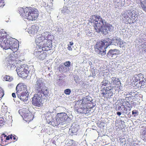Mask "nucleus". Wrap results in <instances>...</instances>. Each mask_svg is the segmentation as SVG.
<instances>
[{
	"label": "nucleus",
	"mask_w": 146,
	"mask_h": 146,
	"mask_svg": "<svg viewBox=\"0 0 146 146\" xmlns=\"http://www.w3.org/2000/svg\"><path fill=\"white\" fill-rule=\"evenodd\" d=\"M90 22L92 24L96 31L101 32L102 34L106 35L108 31H111L113 29L112 25L110 24L104 25L105 20L100 16L97 15H92L90 19Z\"/></svg>",
	"instance_id": "nucleus-1"
},
{
	"label": "nucleus",
	"mask_w": 146,
	"mask_h": 146,
	"mask_svg": "<svg viewBox=\"0 0 146 146\" xmlns=\"http://www.w3.org/2000/svg\"><path fill=\"white\" fill-rule=\"evenodd\" d=\"M53 35L48 32L45 31L41 34H39L36 36L35 42L36 46L44 48L45 51L51 50L52 47V41Z\"/></svg>",
	"instance_id": "nucleus-2"
},
{
	"label": "nucleus",
	"mask_w": 146,
	"mask_h": 146,
	"mask_svg": "<svg viewBox=\"0 0 146 146\" xmlns=\"http://www.w3.org/2000/svg\"><path fill=\"white\" fill-rule=\"evenodd\" d=\"M111 40L108 38L98 42L94 46L95 50L100 54H105L106 49L111 43Z\"/></svg>",
	"instance_id": "nucleus-3"
},
{
	"label": "nucleus",
	"mask_w": 146,
	"mask_h": 146,
	"mask_svg": "<svg viewBox=\"0 0 146 146\" xmlns=\"http://www.w3.org/2000/svg\"><path fill=\"white\" fill-rule=\"evenodd\" d=\"M25 14L27 19L30 21L36 20L38 14L36 9L30 7H26L25 8Z\"/></svg>",
	"instance_id": "nucleus-4"
},
{
	"label": "nucleus",
	"mask_w": 146,
	"mask_h": 146,
	"mask_svg": "<svg viewBox=\"0 0 146 146\" xmlns=\"http://www.w3.org/2000/svg\"><path fill=\"white\" fill-rule=\"evenodd\" d=\"M7 43L5 49L7 50L6 52H16L18 50L19 47V44L18 41L13 38H7Z\"/></svg>",
	"instance_id": "nucleus-5"
},
{
	"label": "nucleus",
	"mask_w": 146,
	"mask_h": 146,
	"mask_svg": "<svg viewBox=\"0 0 146 146\" xmlns=\"http://www.w3.org/2000/svg\"><path fill=\"white\" fill-rule=\"evenodd\" d=\"M34 97L33 98L32 100V104L34 106L39 107L42 101L45 100L48 94H42V93L36 92Z\"/></svg>",
	"instance_id": "nucleus-6"
},
{
	"label": "nucleus",
	"mask_w": 146,
	"mask_h": 146,
	"mask_svg": "<svg viewBox=\"0 0 146 146\" xmlns=\"http://www.w3.org/2000/svg\"><path fill=\"white\" fill-rule=\"evenodd\" d=\"M36 92L42 93V94H48L49 91L45 86L42 81L40 79L38 80L35 85Z\"/></svg>",
	"instance_id": "nucleus-7"
},
{
	"label": "nucleus",
	"mask_w": 146,
	"mask_h": 146,
	"mask_svg": "<svg viewBox=\"0 0 146 146\" xmlns=\"http://www.w3.org/2000/svg\"><path fill=\"white\" fill-rule=\"evenodd\" d=\"M44 51H45L44 48L40 47L39 46H36L34 51V54L37 58L43 60L46 56V53Z\"/></svg>",
	"instance_id": "nucleus-8"
},
{
	"label": "nucleus",
	"mask_w": 146,
	"mask_h": 146,
	"mask_svg": "<svg viewBox=\"0 0 146 146\" xmlns=\"http://www.w3.org/2000/svg\"><path fill=\"white\" fill-rule=\"evenodd\" d=\"M113 87L111 86L108 87H104L101 90V95L105 98H110L113 94L112 91Z\"/></svg>",
	"instance_id": "nucleus-9"
},
{
	"label": "nucleus",
	"mask_w": 146,
	"mask_h": 146,
	"mask_svg": "<svg viewBox=\"0 0 146 146\" xmlns=\"http://www.w3.org/2000/svg\"><path fill=\"white\" fill-rule=\"evenodd\" d=\"M16 70L19 77L24 78L27 76L29 72V67L27 66L25 67H19L17 68Z\"/></svg>",
	"instance_id": "nucleus-10"
},
{
	"label": "nucleus",
	"mask_w": 146,
	"mask_h": 146,
	"mask_svg": "<svg viewBox=\"0 0 146 146\" xmlns=\"http://www.w3.org/2000/svg\"><path fill=\"white\" fill-rule=\"evenodd\" d=\"M23 119L27 122H29L32 120L34 116L28 109H25L23 110Z\"/></svg>",
	"instance_id": "nucleus-11"
},
{
	"label": "nucleus",
	"mask_w": 146,
	"mask_h": 146,
	"mask_svg": "<svg viewBox=\"0 0 146 146\" xmlns=\"http://www.w3.org/2000/svg\"><path fill=\"white\" fill-rule=\"evenodd\" d=\"M130 12V10H126L123 11L121 13V15L123 17V20L127 24H131L133 23V20L131 19Z\"/></svg>",
	"instance_id": "nucleus-12"
},
{
	"label": "nucleus",
	"mask_w": 146,
	"mask_h": 146,
	"mask_svg": "<svg viewBox=\"0 0 146 146\" xmlns=\"http://www.w3.org/2000/svg\"><path fill=\"white\" fill-rule=\"evenodd\" d=\"M7 33L4 31L0 32V46L3 49H5L7 43V39L3 40L7 37Z\"/></svg>",
	"instance_id": "nucleus-13"
},
{
	"label": "nucleus",
	"mask_w": 146,
	"mask_h": 146,
	"mask_svg": "<svg viewBox=\"0 0 146 146\" xmlns=\"http://www.w3.org/2000/svg\"><path fill=\"white\" fill-rule=\"evenodd\" d=\"M16 90L17 95L28 92L27 86L23 84H18L16 86Z\"/></svg>",
	"instance_id": "nucleus-14"
},
{
	"label": "nucleus",
	"mask_w": 146,
	"mask_h": 146,
	"mask_svg": "<svg viewBox=\"0 0 146 146\" xmlns=\"http://www.w3.org/2000/svg\"><path fill=\"white\" fill-rule=\"evenodd\" d=\"M143 78L142 75L139 74L138 75H135L133 77V80L134 82H137L139 81V83L141 84V86L142 85H143L144 84V83L145 82L146 80L144 78L143 79Z\"/></svg>",
	"instance_id": "nucleus-15"
},
{
	"label": "nucleus",
	"mask_w": 146,
	"mask_h": 146,
	"mask_svg": "<svg viewBox=\"0 0 146 146\" xmlns=\"http://www.w3.org/2000/svg\"><path fill=\"white\" fill-rule=\"evenodd\" d=\"M117 103L118 106H123L124 109L126 108V107L129 108L130 106L129 102L123 99H119Z\"/></svg>",
	"instance_id": "nucleus-16"
},
{
	"label": "nucleus",
	"mask_w": 146,
	"mask_h": 146,
	"mask_svg": "<svg viewBox=\"0 0 146 146\" xmlns=\"http://www.w3.org/2000/svg\"><path fill=\"white\" fill-rule=\"evenodd\" d=\"M57 119L59 121V123H62L68 118V116L66 113H58Z\"/></svg>",
	"instance_id": "nucleus-17"
},
{
	"label": "nucleus",
	"mask_w": 146,
	"mask_h": 146,
	"mask_svg": "<svg viewBox=\"0 0 146 146\" xmlns=\"http://www.w3.org/2000/svg\"><path fill=\"white\" fill-rule=\"evenodd\" d=\"M39 27L36 25H34L31 26V29H28L29 33L33 35L36 34L39 31Z\"/></svg>",
	"instance_id": "nucleus-18"
},
{
	"label": "nucleus",
	"mask_w": 146,
	"mask_h": 146,
	"mask_svg": "<svg viewBox=\"0 0 146 146\" xmlns=\"http://www.w3.org/2000/svg\"><path fill=\"white\" fill-rule=\"evenodd\" d=\"M28 92H24L19 94H17L18 97L22 101L24 102L28 100L29 94Z\"/></svg>",
	"instance_id": "nucleus-19"
},
{
	"label": "nucleus",
	"mask_w": 146,
	"mask_h": 146,
	"mask_svg": "<svg viewBox=\"0 0 146 146\" xmlns=\"http://www.w3.org/2000/svg\"><path fill=\"white\" fill-rule=\"evenodd\" d=\"M110 84L115 86V87L116 86H119L120 84V82L119 79L115 77H112L111 78V82Z\"/></svg>",
	"instance_id": "nucleus-20"
},
{
	"label": "nucleus",
	"mask_w": 146,
	"mask_h": 146,
	"mask_svg": "<svg viewBox=\"0 0 146 146\" xmlns=\"http://www.w3.org/2000/svg\"><path fill=\"white\" fill-rule=\"evenodd\" d=\"M119 54V51L117 49H111L107 53V56H112L114 55H118Z\"/></svg>",
	"instance_id": "nucleus-21"
},
{
	"label": "nucleus",
	"mask_w": 146,
	"mask_h": 146,
	"mask_svg": "<svg viewBox=\"0 0 146 146\" xmlns=\"http://www.w3.org/2000/svg\"><path fill=\"white\" fill-rule=\"evenodd\" d=\"M9 52L10 53V54L9 55V59L15 61L16 58L18 57L16 53V52L11 51Z\"/></svg>",
	"instance_id": "nucleus-22"
},
{
	"label": "nucleus",
	"mask_w": 146,
	"mask_h": 146,
	"mask_svg": "<svg viewBox=\"0 0 146 146\" xmlns=\"http://www.w3.org/2000/svg\"><path fill=\"white\" fill-rule=\"evenodd\" d=\"M6 135L4 133L2 134L0 137V143L2 146L6 145Z\"/></svg>",
	"instance_id": "nucleus-23"
},
{
	"label": "nucleus",
	"mask_w": 146,
	"mask_h": 146,
	"mask_svg": "<svg viewBox=\"0 0 146 146\" xmlns=\"http://www.w3.org/2000/svg\"><path fill=\"white\" fill-rule=\"evenodd\" d=\"M113 44L115 46H119L121 47L122 45L123 44V42L120 38H117L114 40Z\"/></svg>",
	"instance_id": "nucleus-24"
},
{
	"label": "nucleus",
	"mask_w": 146,
	"mask_h": 146,
	"mask_svg": "<svg viewBox=\"0 0 146 146\" xmlns=\"http://www.w3.org/2000/svg\"><path fill=\"white\" fill-rule=\"evenodd\" d=\"M15 63V61L9 59L7 63V66L10 67L11 68L14 67Z\"/></svg>",
	"instance_id": "nucleus-25"
},
{
	"label": "nucleus",
	"mask_w": 146,
	"mask_h": 146,
	"mask_svg": "<svg viewBox=\"0 0 146 146\" xmlns=\"http://www.w3.org/2000/svg\"><path fill=\"white\" fill-rule=\"evenodd\" d=\"M131 19H133V20L135 18H136L137 17V13L135 10H133L131 11L130 10V12Z\"/></svg>",
	"instance_id": "nucleus-26"
},
{
	"label": "nucleus",
	"mask_w": 146,
	"mask_h": 146,
	"mask_svg": "<svg viewBox=\"0 0 146 146\" xmlns=\"http://www.w3.org/2000/svg\"><path fill=\"white\" fill-rule=\"evenodd\" d=\"M141 5L143 10L146 13V0H140Z\"/></svg>",
	"instance_id": "nucleus-27"
},
{
	"label": "nucleus",
	"mask_w": 146,
	"mask_h": 146,
	"mask_svg": "<svg viewBox=\"0 0 146 146\" xmlns=\"http://www.w3.org/2000/svg\"><path fill=\"white\" fill-rule=\"evenodd\" d=\"M13 78L12 76L6 75L3 77V80L4 81L10 82L13 81Z\"/></svg>",
	"instance_id": "nucleus-28"
},
{
	"label": "nucleus",
	"mask_w": 146,
	"mask_h": 146,
	"mask_svg": "<svg viewBox=\"0 0 146 146\" xmlns=\"http://www.w3.org/2000/svg\"><path fill=\"white\" fill-rule=\"evenodd\" d=\"M19 12V13L20 14V15L22 16H23L24 13H25V9H24L20 7L18 8V10Z\"/></svg>",
	"instance_id": "nucleus-29"
},
{
	"label": "nucleus",
	"mask_w": 146,
	"mask_h": 146,
	"mask_svg": "<svg viewBox=\"0 0 146 146\" xmlns=\"http://www.w3.org/2000/svg\"><path fill=\"white\" fill-rule=\"evenodd\" d=\"M141 137L143 140L146 141V129L143 131L141 135Z\"/></svg>",
	"instance_id": "nucleus-30"
},
{
	"label": "nucleus",
	"mask_w": 146,
	"mask_h": 146,
	"mask_svg": "<svg viewBox=\"0 0 146 146\" xmlns=\"http://www.w3.org/2000/svg\"><path fill=\"white\" fill-rule=\"evenodd\" d=\"M5 121L3 118L0 117V127L4 125Z\"/></svg>",
	"instance_id": "nucleus-31"
},
{
	"label": "nucleus",
	"mask_w": 146,
	"mask_h": 146,
	"mask_svg": "<svg viewBox=\"0 0 146 146\" xmlns=\"http://www.w3.org/2000/svg\"><path fill=\"white\" fill-rule=\"evenodd\" d=\"M108 84V81L107 80H103L101 83V85L102 86H106Z\"/></svg>",
	"instance_id": "nucleus-32"
},
{
	"label": "nucleus",
	"mask_w": 146,
	"mask_h": 146,
	"mask_svg": "<svg viewBox=\"0 0 146 146\" xmlns=\"http://www.w3.org/2000/svg\"><path fill=\"white\" fill-rule=\"evenodd\" d=\"M4 94V90L1 87H0V98H2Z\"/></svg>",
	"instance_id": "nucleus-33"
},
{
	"label": "nucleus",
	"mask_w": 146,
	"mask_h": 146,
	"mask_svg": "<svg viewBox=\"0 0 146 146\" xmlns=\"http://www.w3.org/2000/svg\"><path fill=\"white\" fill-rule=\"evenodd\" d=\"M84 109H83L82 108H79L77 109V112L79 113H85L84 112Z\"/></svg>",
	"instance_id": "nucleus-34"
},
{
	"label": "nucleus",
	"mask_w": 146,
	"mask_h": 146,
	"mask_svg": "<svg viewBox=\"0 0 146 146\" xmlns=\"http://www.w3.org/2000/svg\"><path fill=\"white\" fill-rule=\"evenodd\" d=\"M64 93L66 95H69L71 93V90L70 89H66L64 91Z\"/></svg>",
	"instance_id": "nucleus-35"
},
{
	"label": "nucleus",
	"mask_w": 146,
	"mask_h": 146,
	"mask_svg": "<svg viewBox=\"0 0 146 146\" xmlns=\"http://www.w3.org/2000/svg\"><path fill=\"white\" fill-rule=\"evenodd\" d=\"M12 138L11 139L13 140V142H15L17 140L18 137L15 135H12Z\"/></svg>",
	"instance_id": "nucleus-36"
},
{
	"label": "nucleus",
	"mask_w": 146,
	"mask_h": 146,
	"mask_svg": "<svg viewBox=\"0 0 146 146\" xmlns=\"http://www.w3.org/2000/svg\"><path fill=\"white\" fill-rule=\"evenodd\" d=\"M5 4L3 0H0V7H2L5 5Z\"/></svg>",
	"instance_id": "nucleus-37"
},
{
	"label": "nucleus",
	"mask_w": 146,
	"mask_h": 146,
	"mask_svg": "<svg viewBox=\"0 0 146 146\" xmlns=\"http://www.w3.org/2000/svg\"><path fill=\"white\" fill-rule=\"evenodd\" d=\"M65 66L67 67H69L71 64V62L69 61H67L64 64Z\"/></svg>",
	"instance_id": "nucleus-38"
},
{
	"label": "nucleus",
	"mask_w": 146,
	"mask_h": 146,
	"mask_svg": "<svg viewBox=\"0 0 146 146\" xmlns=\"http://www.w3.org/2000/svg\"><path fill=\"white\" fill-rule=\"evenodd\" d=\"M12 135H9L8 136L6 135V141L9 140L10 139H11L12 138Z\"/></svg>",
	"instance_id": "nucleus-39"
},
{
	"label": "nucleus",
	"mask_w": 146,
	"mask_h": 146,
	"mask_svg": "<svg viewBox=\"0 0 146 146\" xmlns=\"http://www.w3.org/2000/svg\"><path fill=\"white\" fill-rule=\"evenodd\" d=\"M68 47H67L68 49L70 51H72V48L71 46L69 44L68 45Z\"/></svg>",
	"instance_id": "nucleus-40"
},
{
	"label": "nucleus",
	"mask_w": 146,
	"mask_h": 146,
	"mask_svg": "<svg viewBox=\"0 0 146 146\" xmlns=\"http://www.w3.org/2000/svg\"><path fill=\"white\" fill-rule=\"evenodd\" d=\"M12 96L14 98H16V95L15 93H12Z\"/></svg>",
	"instance_id": "nucleus-41"
},
{
	"label": "nucleus",
	"mask_w": 146,
	"mask_h": 146,
	"mask_svg": "<svg viewBox=\"0 0 146 146\" xmlns=\"http://www.w3.org/2000/svg\"><path fill=\"white\" fill-rule=\"evenodd\" d=\"M137 112L136 111H132V115H133L134 114H137Z\"/></svg>",
	"instance_id": "nucleus-42"
},
{
	"label": "nucleus",
	"mask_w": 146,
	"mask_h": 146,
	"mask_svg": "<svg viewBox=\"0 0 146 146\" xmlns=\"http://www.w3.org/2000/svg\"><path fill=\"white\" fill-rule=\"evenodd\" d=\"M117 114L118 116H120L121 114V113L120 112L118 111L117 112Z\"/></svg>",
	"instance_id": "nucleus-43"
},
{
	"label": "nucleus",
	"mask_w": 146,
	"mask_h": 146,
	"mask_svg": "<svg viewBox=\"0 0 146 146\" xmlns=\"http://www.w3.org/2000/svg\"><path fill=\"white\" fill-rule=\"evenodd\" d=\"M121 106H119V107H118V108L117 109H116V110H120L121 109Z\"/></svg>",
	"instance_id": "nucleus-44"
},
{
	"label": "nucleus",
	"mask_w": 146,
	"mask_h": 146,
	"mask_svg": "<svg viewBox=\"0 0 146 146\" xmlns=\"http://www.w3.org/2000/svg\"><path fill=\"white\" fill-rule=\"evenodd\" d=\"M70 46H72L74 44V43L73 42H70Z\"/></svg>",
	"instance_id": "nucleus-45"
}]
</instances>
